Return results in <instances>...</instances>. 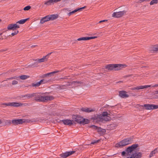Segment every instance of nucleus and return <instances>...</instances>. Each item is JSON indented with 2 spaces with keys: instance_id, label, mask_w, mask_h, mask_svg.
Segmentation results:
<instances>
[{
  "instance_id": "obj_3",
  "label": "nucleus",
  "mask_w": 158,
  "mask_h": 158,
  "mask_svg": "<svg viewBox=\"0 0 158 158\" xmlns=\"http://www.w3.org/2000/svg\"><path fill=\"white\" fill-rule=\"evenodd\" d=\"M35 120L32 119H18L12 120V123L15 125H18L24 123H30L35 122Z\"/></svg>"
},
{
  "instance_id": "obj_21",
  "label": "nucleus",
  "mask_w": 158,
  "mask_h": 158,
  "mask_svg": "<svg viewBox=\"0 0 158 158\" xmlns=\"http://www.w3.org/2000/svg\"><path fill=\"white\" fill-rule=\"evenodd\" d=\"M149 50L151 52L158 51V45L152 46L150 48Z\"/></svg>"
},
{
  "instance_id": "obj_18",
  "label": "nucleus",
  "mask_w": 158,
  "mask_h": 158,
  "mask_svg": "<svg viewBox=\"0 0 158 158\" xmlns=\"http://www.w3.org/2000/svg\"><path fill=\"white\" fill-rule=\"evenodd\" d=\"M85 8V7H82L81 8L76 9L68 13V14H67L69 16L70 15H71L73 14L75 12H76L78 11H79L80 10H82V9H84Z\"/></svg>"
},
{
  "instance_id": "obj_31",
  "label": "nucleus",
  "mask_w": 158,
  "mask_h": 158,
  "mask_svg": "<svg viewBox=\"0 0 158 158\" xmlns=\"http://www.w3.org/2000/svg\"><path fill=\"white\" fill-rule=\"evenodd\" d=\"M29 77L28 76L23 75L19 76V78L22 80H25L29 78Z\"/></svg>"
},
{
  "instance_id": "obj_41",
  "label": "nucleus",
  "mask_w": 158,
  "mask_h": 158,
  "mask_svg": "<svg viewBox=\"0 0 158 158\" xmlns=\"http://www.w3.org/2000/svg\"><path fill=\"white\" fill-rule=\"evenodd\" d=\"M99 141V140H94V141H93L91 143V144H94L95 143H98Z\"/></svg>"
},
{
  "instance_id": "obj_25",
  "label": "nucleus",
  "mask_w": 158,
  "mask_h": 158,
  "mask_svg": "<svg viewBox=\"0 0 158 158\" xmlns=\"http://www.w3.org/2000/svg\"><path fill=\"white\" fill-rule=\"evenodd\" d=\"M157 153V149L156 148L154 150L152 151L151 152V153H150V154L149 155V156L150 158H151L152 157L154 156Z\"/></svg>"
},
{
  "instance_id": "obj_10",
  "label": "nucleus",
  "mask_w": 158,
  "mask_h": 158,
  "mask_svg": "<svg viewBox=\"0 0 158 158\" xmlns=\"http://www.w3.org/2000/svg\"><path fill=\"white\" fill-rule=\"evenodd\" d=\"M20 28L19 26L16 23L15 24H10L8 25L7 29L8 30H15Z\"/></svg>"
},
{
  "instance_id": "obj_19",
  "label": "nucleus",
  "mask_w": 158,
  "mask_h": 158,
  "mask_svg": "<svg viewBox=\"0 0 158 158\" xmlns=\"http://www.w3.org/2000/svg\"><path fill=\"white\" fill-rule=\"evenodd\" d=\"M115 67H116L117 69L115 70H118L127 67V65L125 64H115Z\"/></svg>"
},
{
  "instance_id": "obj_15",
  "label": "nucleus",
  "mask_w": 158,
  "mask_h": 158,
  "mask_svg": "<svg viewBox=\"0 0 158 158\" xmlns=\"http://www.w3.org/2000/svg\"><path fill=\"white\" fill-rule=\"evenodd\" d=\"M96 38H97V36H92L88 37H85L79 38L77 39V40L78 41L86 40H90L91 39H94Z\"/></svg>"
},
{
  "instance_id": "obj_17",
  "label": "nucleus",
  "mask_w": 158,
  "mask_h": 158,
  "mask_svg": "<svg viewBox=\"0 0 158 158\" xmlns=\"http://www.w3.org/2000/svg\"><path fill=\"white\" fill-rule=\"evenodd\" d=\"M46 81L44 79L41 80L39 82L35 84H33L32 85V86L37 87L40 86L41 84H43L46 83Z\"/></svg>"
},
{
  "instance_id": "obj_26",
  "label": "nucleus",
  "mask_w": 158,
  "mask_h": 158,
  "mask_svg": "<svg viewBox=\"0 0 158 158\" xmlns=\"http://www.w3.org/2000/svg\"><path fill=\"white\" fill-rule=\"evenodd\" d=\"M48 59L47 58H46V56H44L42 58L40 59H38L36 60L37 61H38L39 63L43 62L45 61H47Z\"/></svg>"
},
{
  "instance_id": "obj_24",
  "label": "nucleus",
  "mask_w": 158,
  "mask_h": 158,
  "mask_svg": "<svg viewBox=\"0 0 158 158\" xmlns=\"http://www.w3.org/2000/svg\"><path fill=\"white\" fill-rule=\"evenodd\" d=\"M106 68L109 70H112L114 68H117L116 67H115V64H109L106 67Z\"/></svg>"
},
{
  "instance_id": "obj_35",
  "label": "nucleus",
  "mask_w": 158,
  "mask_h": 158,
  "mask_svg": "<svg viewBox=\"0 0 158 158\" xmlns=\"http://www.w3.org/2000/svg\"><path fill=\"white\" fill-rule=\"evenodd\" d=\"M19 76H15L13 77H10V78H7V80H8L9 79H16L17 80H19Z\"/></svg>"
},
{
  "instance_id": "obj_7",
  "label": "nucleus",
  "mask_w": 158,
  "mask_h": 158,
  "mask_svg": "<svg viewBox=\"0 0 158 158\" xmlns=\"http://www.w3.org/2000/svg\"><path fill=\"white\" fill-rule=\"evenodd\" d=\"M125 10H124L122 11L114 12L112 14V17L116 18H119L126 14L127 9L126 7Z\"/></svg>"
},
{
  "instance_id": "obj_30",
  "label": "nucleus",
  "mask_w": 158,
  "mask_h": 158,
  "mask_svg": "<svg viewBox=\"0 0 158 158\" xmlns=\"http://www.w3.org/2000/svg\"><path fill=\"white\" fill-rule=\"evenodd\" d=\"M27 19H21L16 22V23L18 24V23L20 24H24L27 20Z\"/></svg>"
},
{
  "instance_id": "obj_44",
  "label": "nucleus",
  "mask_w": 158,
  "mask_h": 158,
  "mask_svg": "<svg viewBox=\"0 0 158 158\" xmlns=\"http://www.w3.org/2000/svg\"><path fill=\"white\" fill-rule=\"evenodd\" d=\"M52 52H51L50 53H48L47 55L45 56H46V58H47V59H48V58L49 57V56L50 55L52 54Z\"/></svg>"
},
{
  "instance_id": "obj_49",
  "label": "nucleus",
  "mask_w": 158,
  "mask_h": 158,
  "mask_svg": "<svg viewBox=\"0 0 158 158\" xmlns=\"http://www.w3.org/2000/svg\"><path fill=\"white\" fill-rule=\"evenodd\" d=\"M2 123V120L1 119H0V124H1Z\"/></svg>"
},
{
  "instance_id": "obj_6",
  "label": "nucleus",
  "mask_w": 158,
  "mask_h": 158,
  "mask_svg": "<svg viewBox=\"0 0 158 158\" xmlns=\"http://www.w3.org/2000/svg\"><path fill=\"white\" fill-rule=\"evenodd\" d=\"M27 104L26 103L23 104L20 102H12L5 103L2 104V107H4L6 106H11L18 107L20 106H26Z\"/></svg>"
},
{
  "instance_id": "obj_11",
  "label": "nucleus",
  "mask_w": 158,
  "mask_h": 158,
  "mask_svg": "<svg viewBox=\"0 0 158 158\" xmlns=\"http://www.w3.org/2000/svg\"><path fill=\"white\" fill-rule=\"evenodd\" d=\"M75 152L74 151H70L63 153L60 154V156L61 158H66L69 156L71 155Z\"/></svg>"
},
{
  "instance_id": "obj_27",
  "label": "nucleus",
  "mask_w": 158,
  "mask_h": 158,
  "mask_svg": "<svg viewBox=\"0 0 158 158\" xmlns=\"http://www.w3.org/2000/svg\"><path fill=\"white\" fill-rule=\"evenodd\" d=\"M71 84L72 85H73V86H77L80 85L81 84V82L73 81L71 83Z\"/></svg>"
},
{
  "instance_id": "obj_13",
  "label": "nucleus",
  "mask_w": 158,
  "mask_h": 158,
  "mask_svg": "<svg viewBox=\"0 0 158 158\" xmlns=\"http://www.w3.org/2000/svg\"><path fill=\"white\" fill-rule=\"evenodd\" d=\"M81 110L82 111L86 113L91 112L95 111V109L94 108L86 107H82L81 109Z\"/></svg>"
},
{
  "instance_id": "obj_34",
  "label": "nucleus",
  "mask_w": 158,
  "mask_h": 158,
  "mask_svg": "<svg viewBox=\"0 0 158 158\" xmlns=\"http://www.w3.org/2000/svg\"><path fill=\"white\" fill-rule=\"evenodd\" d=\"M12 123V121L10 120H6L5 121V124L6 125H10Z\"/></svg>"
},
{
  "instance_id": "obj_51",
  "label": "nucleus",
  "mask_w": 158,
  "mask_h": 158,
  "mask_svg": "<svg viewBox=\"0 0 158 158\" xmlns=\"http://www.w3.org/2000/svg\"><path fill=\"white\" fill-rule=\"evenodd\" d=\"M157 93L158 94V90L156 91Z\"/></svg>"
},
{
  "instance_id": "obj_16",
  "label": "nucleus",
  "mask_w": 158,
  "mask_h": 158,
  "mask_svg": "<svg viewBox=\"0 0 158 158\" xmlns=\"http://www.w3.org/2000/svg\"><path fill=\"white\" fill-rule=\"evenodd\" d=\"M119 96L122 98H126L129 97V95L127 94L125 91H121L119 92Z\"/></svg>"
},
{
  "instance_id": "obj_39",
  "label": "nucleus",
  "mask_w": 158,
  "mask_h": 158,
  "mask_svg": "<svg viewBox=\"0 0 158 158\" xmlns=\"http://www.w3.org/2000/svg\"><path fill=\"white\" fill-rule=\"evenodd\" d=\"M90 127L92 129H93L94 130H97V129L98 127H97L96 126H95L94 125L90 126Z\"/></svg>"
},
{
  "instance_id": "obj_47",
  "label": "nucleus",
  "mask_w": 158,
  "mask_h": 158,
  "mask_svg": "<svg viewBox=\"0 0 158 158\" xmlns=\"http://www.w3.org/2000/svg\"><path fill=\"white\" fill-rule=\"evenodd\" d=\"M26 95H27V94H25V95H22V97L23 98V97H27Z\"/></svg>"
},
{
  "instance_id": "obj_48",
  "label": "nucleus",
  "mask_w": 158,
  "mask_h": 158,
  "mask_svg": "<svg viewBox=\"0 0 158 158\" xmlns=\"http://www.w3.org/2000/svg\"><path fill=\"white\" fill-rule=\"evenodd\" d=\"M68 8H66V9H65L64 10H67V11H70V10H68Z\"/></svg>"
},
{
  "instance_id": "obj_38",
  "label": "nucleus",
  "mask_w": 158,
  "mask_h": 158,
  "mask_svg": "<svg viewBox=\"0 0 158 158\" xmlns=\"http://www.w3.org/2000/svg\"><path fill=\"white\" fill-rule=\"evenodd\" d=\"M97 131L98 132H104V131H105L104 129H102L101 127H98V128L97 129Z\"/></svg>"
},
{
  "instance_id": "obj_23",
  "label": "nucleus",
  "mask_w": 158,
  "mask_h": 158,
  "mask_svg": "<svg viewBox=\"0 0 158 158\" xmlns=\"http://www.w3.org/2000/svg\"><path fill=\"white\" fill-rule=\"evenodd\" d=\"M48 18H49V20H53L56 19L58 17V15H48Z\"/></svg>"
},
{
  "instance_id": "obj_20",
  "label": "nucleus",
  "mask_w": 158,
  "mask_h": 158,
  "mask_svg": "<svg viewBox=\"0 0 158 158\" xmlns=\"http://www.w3.org/2000/svg\"><path fill=\"white\" fill-rule=\"evenodd\" d=\"M148 74L147 73H145V74H142L139 75L138 74H135L134 76H132V77L133 78H135V79H138V78L139 77H146L147 75Z\"/></svg>"
},
{
  "instance_id": "obj_12",
  "label": "nucleus",
  "mask_w": 158,
  "mask_h": 158,
  "mask_svg": "<svg viewBox=\"0 0 158 158\" xmlns=\"http://www.w3.org/2000/svg\"><path fill=\"white\" fill-rule=\"evenodd\" d=\"M61 0H49L45 1L44 2V4L47 6H49L54 4V3L60 2Z\"/></svg>"
},
{
  "instance_id": "obj_40",
  "label": "nucleus",
  "mask_w": 158,
  "mask_h": 158,
  "mask_svg": "<svg viewBox=\"0 0 158 158\" xmlns=\"http://www.w3.org/2000/svg\"><path fill=\"white\" fill-rule=\"evenodd\" d=\"M19 33V31H15L14 32H13L11 33V35L12 36H14L15 35H17Z\"/></svg>"
},
{
  "instance_id": "obj_9",
  "label": "nucleus",
  "mask_w": 158,
  "mask_h": 158,
  "mask_svg": "<svg viewBox=\"0 0 158 158\" xmlns=\"http://www.w3.org/2000/svg\"><path fill=\"white\" fill-rule=\"evenodd\" d=\"M75 121L78 123L83 124H87L89 122V120L84 118L82 117L79 116L76 117Z\"/></svg>"
},
{
  "instance_id": "obj_29",
  "label": "nucleus",
  "mask_w": 158,
  "mask_h": 158,
  "mask_svg": "<svg viewBox=\"0 0 158 158\" xmlns=\"http://www.w3.org/2000/svg\"><path fill=\"white\" fill-rule=\"evenodd\" d=\"M139 89H143L148 88L150 87L151 86L150 85H145L138 86Z\"/></svg>"
},
{
  "instance_id": "obj_2",
  "label": "nucleus",
  "mask_w": 158,
  "mask_h": 158,
  "mask_svg": "<svg viewBox=\"0 0 158 158\" xmlns=\"http://www.w3.org/2000/svg\"><path fill=\"white\" fill-rule=\"evenodd\" d=\"M109 115V114H108L107 112H104L102 114L95 115L93 117V119L97 120L99 122L108 121L111 119V118Z\"/></svg>"
},
{
  "instance_id": "obj_37",
  "label": "nucleus",
  "mask_w": 158,
  "mask_h": 158,
  "mask_svg": "<svg viewBox=\"0 0 158 158\" xmlns=\"http://www.w3.org/2000/svg\"><path fill=\"white\" fill-rule=\"evenodd\" d=\"M31 6H27L23 8V10H28L29 9H31Z\"/></svg>"
},
{
  "instance_id": "obj_52",
  "label": "nucleus",
  "mask_w": 158,
  "mask_h": 158,
  "mask_svg": "<svg viewBox=\"0 0 158 158\" xmlns=\"http://www.w3.org/2000/svg\"><path fill=\"white\" fill-rule=\"evenodd\" d=\"M2 20L1 19H0V22Z\"/></svg>"
},
{
  "instance_id": "obj_8",
  "label": "nucleus",
  "mask_w": 158,
  "mask_h": 158,
  "mask_svg": "<svg viewBox=\"0 0 158 158\" xmlns=\"http://www.w3.org/2000/svg\"><path fill=\"white\" fill-rule=\"evenodd\" d=\"M139 107H145L146 110H153L158 109V105H155L154 104H145L143 106L142 105H138Z\"/></svg>"
},
{
  "instance_id": "obj_22",
  "label": "nucleus",
  "mask_w": 158,
  "mask_h": 158,
  "mask_svg": "<svg viewBox=\"0 0 158 158\" xmlns=\"http://www.w3.org/2000/svg\"><path fill=\"white\" fill-rule=\"evenodd\" d=\"M49 20V18L48 16L47 15L43 18H42L40 21V23L43 24L45 22L48 21Z\"/></svg>"
},
{
  "instance_id": "obj_5",
  "label": "nucleus",
  "mask_w": 158,
  "mask_h": 158,
  "mask_svg": "<svg viewBox=\"0 0 158 158\" xmlns=\"http://www.w3.org/2000/svg\"><path fill=\"white\" fill-rule=\"evenodd\" d=\"M54 99V98L51 96H43L41 94H37L35 98L36 101L40 102H46L48 100H51Z\"/></svg>"
},
{
  "instance_id": "obj_28",
  "label": "nucleus",
  "mask_w": 158,
  "mask_h": 158,
  "mask_svg": "<svg viewBox=\"0 0 158 158\" xmlns=\"http://www.w3.org/2000/svg\"><path fill=\"white\" fill-rule=\"evenodd\" d=\"M37 95L36 94L33 93L27 94L26 96L27 98L29 99L35 96L36 97Z\"/></svg>"
},
{
  "instance_id": "obj_1",
  "label": "nucleus",
  "mask_w": 158,
  "mask_h": 158,
  "mask_svg": "<svg viewBox=\"0 0 158 158\" xmlns=\"http://www.w3.org/2000/svg\"><path fill=\"white\" fill-rule=\"evenodd\" d=\"M138 146L137 144L132 145L128 147L125 152H123L122 155L125 156L124 158H141L142 156V153L141 152H134Z\"/></svg>"
},
{
  "instance_id": "obj_43",
  "label": "nucleus",
  "mask_w": 158,
  "mask_h": 158,
  "mask_svg": "<svg viewBox=\"0 0 158 158\" xmlns=\"http://www.w3.org/2000/svg\"><path fill=\"white\" fill-rule=\"evenodd\" d=\"M150 0H140L139 1V2L140 3H141V2H148Z\"/></svg>"
},
{
  "instance_id": "obj_36",
  "label": "nucleus",
  "mask_w": 158,
  "mask_h": 158,
  "mask_svg": "<svg viewBox=\"0 0 158 158\" xmlns=\"http://www.w3.org/2000/svg\"><path fill=\"white\" fill-rule=\"evenodd\" d=\"M131 89L133 91H136L139 90L138 86H137L136 87L132 88Z\"/></svg>"
},
{
  "instance_id": "obj_45",
  "label": "nucleus",
  "mask_w": 158,
  "mask_h": 158,
  "mask_svg": "<svg viewBox=\"0 0 158 158\" xmlns=\"http://www.w3.org/2000/svg\"><path fill=\"white\" fill-rule=\"evenodd\" d=\"M107 21V20H101V21H100L98 23H102V22H106V21Z\"/></svg>"
},
{
  "instance_id": "obj_4",
  "label": "nucleus",
  "mask_w": 158,
  "mask_h": 158,
  "mask_svg": "<svg viewBox=\"0 0 158 158\" xmlns=\"http://www.w3.org/2000/svg\"><path fill=\"white\" fill-rule=\"evenodd\" d=\"M133 141L132 138H128L123 139L118 143L116 144L115 147L117 148L124 147L127 145L131 143Z\"/></svg>"
},
{
  "instance_id": "obj_14",
  "label": "nucleus",
  "mask_w": 158,
  "mask_h": 158,
  "mask_svg": "<svg viewBox=\"0 0 158 158\" xmlns=\"http://www.w3.org/2000/svg\"><path fill=\"white\" fill-rule=\"evenodd\" d=\"M62 121L64 124L69 126L73 124L74 123L73 120L68 119L63 120Z\"/></svg>"
},
{
  "instance_id": "obj_46",
  "label": "nucleus",
  "mask_w": 158,
  "mask_h": 158,
  "mask_svg": "<svg viewBox=\"0 0 158 158\" xmlns=\"http://www.w3.org/2000/svg\"><path fill=\"white\" fill-rule=\"evenodd\" d=\"M158 86V84H156L152 86L153 87H157Z\"/></svg>"
},
{
  "instance_id": "obj_50",
  "label": "nucleus",
  "mask_w": 158,
  "mask_h": 158,
  "mask_svg": "<svg viewBox=\"0 0 158 158\" xmlns=\"http://www.w3.org/2000/svg\"><path fill=\"white\" fill-rule=\"evenodd\" d=\"M14 70H12L11 72H14Z\"/></svg>"
},
{
  "instance_id": "obj_33",
  "label": "nucleus",
  "mask_w": 158,
  "mask_h": 158,
  "mask_svg": "<svg viewBox=\"0 0 158 158\" xmlns=\"http://www.w3.org/2000/svg\"><path fill=\"white\" fill-rule=\"evenodd\" d=\"M59 72V71H54L46 74L44 76L45 77H46L47 76H51L52 74H53L55 73H57Z\"/></svg>"
},
{
  "instance_id": "obj_32",
  "label": "nucleus",
  "mask_w": 158,
  "mask_h": 158,
  "mask_svg": "<svg viewBox=\"0 0 158 158\" xmlns=\"http://www.w3.org/2000/svg\"><path fill=\"white\" fill-rule=\"evenodd\" d=\"M158 3V0H152L150 3V5H152Z\"/></svg>"
},
{
  "instance_id": "obj_42",
  "label": "nucleus",
  "mask_w": 158,
  "mask_h": 158,
  "mask_svg": "<svg viewBox=\"0 0 158 158\" xmlns=\"http://www.w3.org/2000/svg\"><path fill=\"white\" fill-rule=\"evenodd\" d=\"M18 83V82L17 81H16L15 80L13 81H12V85H16V84H17Z\"/></svg>"
}]
</instances>
